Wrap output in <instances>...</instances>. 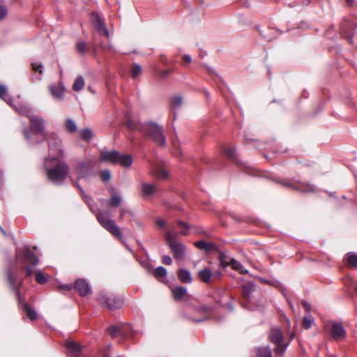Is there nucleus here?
I'll return each instance as SVG.
<instances>
[{
	"label": "nucleus",
	"instance_id": "obj_1",
	"mask_svg": "<svg viewBox=\"0 0 357 357\" xmlns=\"http://www.w3.org/2000/svg\"><path fill=\"white\" fill-rule=\"evenodd\" d=\"M17 271L18 268L16 265L15 266L10 265L6 268L4 271L6 279L10 289L16 296L19 308L26 313L30 320H36L37 319L36 311L25 302L24 299L22 298L21 296V287L23 285V279L19 278Z\"/></svg>",
	"mask_w": 357,
	"mask_h": 357
},
{
	"label": "nucleus",
	"instance_id": "obj_2",
	"mask_svg": "<svg viewBox=\"0 0 357 357\" xmlns=\"http://www.w3.org/2000/svg\"><path fill=\"white\" fill-rule=\"evenodd\" d=\"M125 126L130 131H138L149 137L158 146L165 147L167 144L162 126L155 123L149 122L142 123L137 121L128 118L125 121Z\"/></svg>",
	"mask_w": 357,
	"mask_h": 357
},
{
	"label": "nucleus",
	"instance_id": "obj_3",
	"mask_svg": "<svg viewBox=\"0 0 357 357\" xmlns=\"http://www.w3.org/2000/svg\"><path fill=\"white\" fill-rule=\"evenodd\" d=\"M15 260L16 262L22 264L21 268L25 271L26 277L33 274V271L31 267L38 264V258L29 246L15 250Z\"/></svg>",
	"mask_w": 357,
	"mask_h": 357
},
{
	"label": "nucleus",
	"instance_id": "obj_4",
	"mask_svg": "<svg viewBox=\"0 0 357 357\" xmlns=\"http://www.w3.org/2000/svg\"><path fill=\"white\" fill-rule=\"evenodd\" d=\"M100 158L102 161L119 164L125 167H130L132 163V158L130 155H121L117 151H101Z\"/></svg>",
	"mask_w": 357,
	"mask_h": 357
},
{
	"label": "nucleus",
	"instance_id": "obj_5",
	"mask_svg": "<svg viewBox=\"0 0 357 357\" xmlns=\"http://www.w3.org/2000/svg\"><path fill=\"white\" fill-rule=\"evenodd\" d=\"M96 218L100 225L108 231L113 236L119 240H121L123 238L119 227L115 224L114 220L108 217L106 212H98L96 214Z\"/></svg>",
	"mask_w": 357,
	"mask_h": 357
},
{
	"label": "nucleus",
	"instance_id": "obj_6",
	"mask_svg": "<svg viewBox=\"0 0 357 357\" xmlns=\"http://www.w3.org/2000/svg\"><path fill=\"white\" fill-rule=\"evenodd\" d=\"M55 158L53 157L52 159H45V167L47 171V175L48 178H64L69 173V167L64 162H59L54 168H49L47 167V162L50 160H54Z\"/></svg>",
	"mask_w": 357,
	"mask_h": 357
},
{
	"label": "nucleus",
	"instance_id": "obj_7",
	"mask_svg": "<svg viewBox=\"0 0 357 357\" xmlns=\"http://www.w3.org/2000/svg\"><path fill=\"white\" fill-rule=\"evenodd\" d=\"M325 332L330 337L336 341H342L346 338L347 332L342 324L336 321H329L324 327Z\"/></svg>",
	"mask_w": 357,
	"mask_h": 357
},
{
	"label": "nucleus",
	"instance_id": "obj_8",
	"mask_svg": "<svg viewBox=\"0 0 357 357\" xmlns=\"http://www.w3.org/2000/svg\"><path fill=\"white\" fill-rule=\"evenodd\" d=\"M98 303L103 307H107L109 310H115L122 307L123 300L116 296L108 297L105 294H100L97 296Z\"/></svg>",
	"mask_w": 357,
	"mask_h": 357
},
{
	"label": "nucleus",
	"instance_id": "obj_9",
	"mask_svg": "<svg viewBox=\"0 0 357 357\" xmlns=\"http://www.w3.org/2000/svg\"><path fill=\"white\" fill-rule=\"evenodd\" d=\"M178 234H176V236ZM176 237L170 231H168L165 235L166 241L173 252L174 257L178 259L183 255L185 248L182 243L176 241Z\"/></svg>",
	"mask_w": 357,
	"mask_h": 357
},
{
	"label": "nucleus",
	"instance_id": "obj_10",
	"mask_svg": "<svg viewBox=\"0 0 357 357\" xmlns=\"http://www.w3.org/2000/svg\"><path fill=\"white\" fill-rule=\"evenodd\" d=\"M91 20L93 27L100 34L104 35L106 38H109V33L105 26L103 17L94 12L91 15Z\"/></svg>",
	"mask_w": 357,
	"mask_h": 357
},
{
	"label": "nucleus",
	"instance_id": "obj_11",
	"mask_svg": "<svg viewBox=\"0 0 357 357\" xmlns=\"http://www.w3.org/2000/svg\"><path fill=\"white\" fill-rule=\"evenodd\" d=\"M29 121L30 129L33 133H39L43 136L46 134L45 132L44 120L42 117L33 115L30 116Z\"/></svg>",
	"mask_w": 357,
	"mask_h": 357
},
{
	"label": "nucleus",
	"instance_id": "obj_12",
	"mask_svg": "<svg viewBox=\"0 0 357 357\" xmlns=\"http://www.w3.org/2000/svg\"><path fill=\"white\" fill-rule=\"evenodd\" d=\"M280 185L287 187L292 190H298V191H307L310 190L307 188L303 187L301 184L299 180H275Z\"/></svg>",
	"mask_w": 357,
	"mask_h": 357
},
{
	"label": "nucleus",
	"instance_id": "obj_13",
	"mask_svg": "<svg viewBox=\"0 0 357 357\" xmlns=\"http://www.w3.org/2000/svg\"><path fill=\"white\" fill-rule=\"evenodd\" d=\"M43 137L44 139L47 141L50 149L61 153V140L57 135L54 133H51L50 135L45 134Z\"/></svg>",
	"mask_w": 357,
	"mask_h": 357
},
{
	"label": "nucleus",
	"instance_id": "obj_14",
	"mask_svg": "<svg viewBox=\"0 0 357 357\" xmlns=\"http://www.w3.org/2000/svg\"><path fill=\"white\" fill-rule=\"evenodd\" d=\"M255 291V284L252 282H248L242 287V297L243 301L242 305L246 308L247 304L250 301L252 292Z\"/></svg>",
	"mask_w": 357,
	"mask_h": 357
},
{
	"label": "nucleus",
	"instance_id": "obj_15",
	"mask_svg": "<svg viewBox=\"0 0 357 357\" xmlns=\"http://www.w3.org/2000/svg\"><path fill=\"white\" fill-rule=\"evenodd\" d=\"M242 169V171L245 172L249 176L259 177L261 178H271V176L265 172L255 169L251 167H247L244 165H241L239 167Z\"/></svg>",
	"mask_w": 357,
	"mask_h": 357
},
{
	"label": "nucleus",
	"instance_id": "obj_16",
	"mask_svg": "<svg viewBox=\"0 0 357 357\" xmlns=\"http://www.w3.org/2000/svg\"><path fill=\"white\" fill-rule=\"evenodd\" d=\"M213 271L210 267H205L197 273L199 280L207 284L213 283Z\"/></svg>",
	"mask_w": 357,
	"mask_h": 357
},
{
	"label": "nucleus",
	"instance_id": "obj_17",
	"mask_svg": "<svg viewBox=\"0 0 357 357\" xmlns=\"http://www.w3.org/2000/svg\"><path fill=\"white\" fill-rule=\"evenodd\" d=\"M74 289L80 296H85L90 291V287L86 280L82 279L77 280L74 284Z\"/></svg>",
	"mask_w": 357,
	"mask_h": 357
},
{
	"label": "nucleus",
	"instance_id": "obj_18",
	"mask_svg": "<svg viewBox=\"0 0 357 357\" xmlns=\"http://www.w3.org/2000/svg\"><path fill=\"white\" fill-rule=\"evenodd\" d=\"M51 95L59 100H62L63 94L66 91L62 84L59 83L58 84H51L48 87Z\"/></svg>",
	"mask_w": 357,
	"mask_h": 357
},
{
	"label": "nucleus",
	"instance_id": "obj_19",
	"mask_svg": "<svg viewBox=\"0 0 357 357\" xmlns=\"http://www.w3.org/2000/svg\"><path fill=\"white\" fill-rule=\"evenodd\" d=\"M171 291L172 297L176 301H179L183 299L188 295L187 289L182 286H176L175 287H172Z\"/></svg>",
	"mask_w": 357,
	"mask_h": 357
},
{
	"label": "nucleus",
	"instance_id": "obj_20",
	"mask_svg": "<svg viewBox=\"0 0 357 357\" xmlns=\"http://www.w3.org/2000/svg\"><path fill=\"white\" fill-rule=\"evenodd\" d=\"M194 244L198 249L205 250L206 252L218 250V247L215 243H208L204 240L196 241Z\"/></svg>",
	"mask_w": 357,
	"mask_h": 357
},
{
	"label": "nucleus",
	"instance_id": "obj_21",
	"mask_svg": "<svg viewBox=\"0 0 357 357\" xmlns=\"http://www.w3.org/2000/svg\"><path fill=\"white\" fill-rule=\"evenodd\" d=\"M270 341L273 344L282 343L284 340L282 331L279 328H273L269 335Z\"/></svg>",
	"mask_w": 357,
	"mask_h": 357
},
{
	"label": "nucleus",
	"instance_id": "obj_22",
	"mask_svg": "<svg viewBox=\"0 0 357 357\" xmlns=\"http://www.w3.org/2000/svg\"><path fill=\"white\" fill-rule=\"evenodd\" d=\"M346 266L349 268H357V255L353 252L346 254L343 259Z\"/></svg>",
	"mask_w": 357,
	"mask_h": 357
},
{
	"label": "nucleus",
	"instance_id": "obj_23",
	"mask_svg": "<svg viewBox=\"0 0 357 357\" xmlns=\"http://www.w3.org/2000/svg\"><path fill=\"white\" fill-rule=\"evenodd\" d=\"M178 279L185 284H190L192 282V278L190 272L185 268H181L177 271Z\"/></svg>",
	"mask_w": 357,
	"mask_h": 357
},
{
	"label": "nucleus",
	"instance_id": "obj_24",
	"mask_svg": "<svg viewBox=\"0 0 357 357\" xmlns=\"http://www.w3.org/2000/svg\"><path fill=\"white\" fill-rule=\"evenodd\" d=\"M66 347L68 351L72 353L75 357H78L82 350V347L73 341H68L66 343Z\"/></svg>",
	"mask_w": 357,
	"mask_h": 357
},
{
	"label": "nucleus",
	"instance_id": "obj_25",
	"mask_svg": "<svg viewBox=\"0 0 357 357\" xmlns=\"http://www.w3.org/2000/svg\"><path fill=\"white\" fill-rule=\"evenodd\" d=\"M92 164L89 162H79L76 164L75 169L81 175H84L91 168Z\"/></svg>",
	"mask_w": 357,
	"mask_h": 357
},
{
	"label": "nucleus",
	"instance_id": "obj_26",
	"mask_svg": "<svg viewBox=\"0 0 357 357\" xmlns=\"http://www.w3.org/2000/svg\"><path fill=\"white\" fill-rule=\"evenodd\" d=\"M224 155L229 158L231 161L238 165V159L235 149L233 147H224L222 150Z\"/></svg>",
	"mask_w": 357,
	"mask_h": 357
},
{
	"label": "nucleus",
	"instance_id": "obj_27",
	"mask_svg": "<svg viewBox=\"0 0 357 357\" xmlns=\"http://www.w3.org/2000/svg\"><path fill=\"white\" fill-rule=\"evenodd\" d=\"M107 205L112 208H117L122 203V198L117 194H114L107 201Z\"/></svg>",
	"mask_w": 357,
	"mask_h": 357
},
{
	"label": "nucleus",
	"instance_id": "obj_28",
	"mask_svg": "<svg viewBox=\"0 0 357 357\" xmlns=\"http://www.w3.org/2000/svg\"><path fill=\"white\" fill-rule=\"evenodd\" d=\"M216 251L219 254L218 260L220 261L221 267H222L223 268H225L226 267L229 266V264H230V259H231L229 258V257L227 256L222 251L220 250L219 249H218V250H216Z\"/></svg>",
	"mask_w": 357,
	"mask_h": 357
},
{
	"label": "nucleus",
	"instance_id": "obj_29",
	"mask_svg": "<svg viewBox=\"0 0 357 357\" xmlns=\"http://www.w3.org/2000/svg\"><path fill=\"white\" fill-rule=\"evenodd\" d=\"M256 357H272V352L269 347H258L255 349Z\"/></svg>",
	"mask_w": 357,
	"mask_h": 357
},
{
	"label": "nucleus",
	"instance_id": "obj_30",
	"mask_svg": "<svg viewBox=\"0 0 357 357\" xmlns=\"http://www.w3.org/2000/svg\"><path fill=\"white\" fill-rule=\"evenodd\" d=\"M349 27H350V23L347 21L344 22L341 25L340 32V34L344 38H345L349 41V43L350 44H351L352 43L351 34L350 33H348L347 31L346 30Z\"/></svg>",
	"mask_w": 357,
	"mask_h": 357
},
{
	"label": "nucleus",
	"instance_id": "obj_31",
	"mask_svg": "<svg viewBox=\"0 0 357 357\" xmlns=\"http://www.w3.org/2000/svg\"><path fill=\"white\" fill-rule=\"evenodd\" d=\"M142 192L145 195L150 196V195H153L156 192L157 187L153 184H148L146 183H143L142 185Z\"/></svg>",
	"mask_w": 357,
	"mask_h": 357
},
{
	"label": "nucleus",
	"instance_id": "obj_32",
	"mask_svg": "<svg viewBox=\"0 0 357 357\" xmlns=\"http://www.w3.org/2000/svg\"><path fill=\"white\" fill-rule=\"evenodd\" d=\"M155 172L160 178H167L169 173L163 164H158L155 167Z\"/></svg>",
	"mask_w": 357,
	"mask_h": 357
},
{
	"label": "nucleus",
	"instance_id": "obj_33",
	"mask_svg": "<svg viewBox=\"0 0 357 357\" xmlns=\"http://www.w3.org/2000/svg\"><path fill=\"white\" fill-rule=\"evenodd\" d=\"M229 266H231L232 269L238 271L242 274L248 273V271L243 269V266L239 261L234 259H230Z\"/></svg>",
	"mask_w": 357,
	"mask_h": 357
},
{
	"label": "nucleus",
	"instance_id": "obj_34",
	"mask_svg": "<svg viewBox=\"0 0 357 357\" xmlns=\"http://www.w3.org/2000/svg\"><path fill=\"white\" fill-rule=\"evenodd\" d=\"M16 111L21 115L26 116L29 119H30V116H33L31 108L27 105H20L16 107Z\"/></svg>",
	"mask_w": 357,
	"mask_h": 357
},
{
	"label": "nucleus",
	"instance_id": "obj_35",
	"mask_svg": "<svg viewBox=\"0 0 357 357\" xmlns=\"http://www.w3.org/2000/svg\"><path fill=\"white\" fill-rule=\"evenodd\" d=\"M84 86V78L82 76H78L75 79V80L73 84V89L75 91H79L83 89Z\"/></svg>",
	"mask_w": 357,
	"mask_h": 357
},
{
	"label": "nucleus",
	"instance_id": "obj_36",
	"mask_svg": "<svg viewBox=\"0 0 357 357\" xmlns=\"http://www.w3.org/2000/svg\"><path fill=\"white\" fill-rule=\"evenodd\" d=\"M108 333L111 335L112 337H115L119 335H121L122 331L121 329L116 326H112L107 328Z\"/></svg>",
	"mask_w": 357,
	"mask_h": 357
},
{
	"label": "nucleus",
	"instance_id": "obj_37",
	"mask_svg": "<svg viewBox=\"0 0 357 357\" xmlns=\"http://www.w3.org/2000/svg\"><path fill=\"white\" fill-rule=\"evenodd\" d=\"M0 98L3 99L8 104H10V102L11 101V99L8 96L7 88L3 84L0 85Z\"/></svg>",
	"mask_w": 357,
	"mask_h": 357
},
{
	"label": "nucleus",
	"instance_id": "obj_38",
	"mask_svg": "<svg viewBox=\"0 0 357 357\" xmlns=\"http://www.w3.org/2000/svg\"><path fill=\"white\" fill-rule=\"evenodd\" d=\"M35 280L40 284H44L48 280V275L43 274L41 272H38L36 273Z\"/></svg>",
	"mask_w": 357,
	"mask_h": 357
},
{
	"label": "nucleus",
	"instance_id": "obj_39",
	"mask_svg": "<svg viewBox=\"0 0 357 357\" xmlns=\"http://www.w3.org/2000/svg\"><path fill=\"white\" fill-rule=\"evenodd\" d=\"M183 102L182 98L180 96H176L171 98L170 105L172 108H178L181 106Z\"/></svg>",
	"mask_w": 357,
	"mask_h": 357
},
{
	"label": "nucleus",
	"instance_id": "obj_40",
	"mask_svg": "<svg viewBox=\"0 0 357 357\" xmlns=\"http://www.w3.org/2000/svg\"><path fill=\"white\" fill-rule=\"evenodd\" d=\"M66 129L69 132H74L77 130V126L75 123L70 119H67L66 121Z\"/></svg>",
	"mask_w": 357,
	"mask_h": 357
},
{
	"label": "nucleus",
	"instance_id": "obj_41",
	"mask_svg": "<svg viewBox=\"0 0 357 357\" xmlns=\"http://www.w3.org/2000/svg\"><path fill=\"white\" fill-rule=\"evenodd\" d=\"M80 137L84 141H89L92 137V132L89 128H85L81 130Z\"/></svg>",
	"mask_w": 357,
	"mask_h": 357
},
{
	"label": "nucleus",
	"instance_id": "obj_42",
	"mask_svg": "<svg viewBox=\"0 0 357 357\" xmlns=\"http://www.w3.org/2000/svg\"><path fill=\"white\" fill-rule=\"evenodd\" d=\"M130 71L132 77L135 79L142 73V68L139 64L134 63L130 68Z\"/></svg>",
	"mask_w": 357,
	"mask_h": 357
},
{
	"label": "nucleus",
	"instance_id": "obj_43",
	"mask_svg": "<svg viewBox=\"0 0 357 357\" xmlns=\"http://www.w3.org/2000/svg\"><path fill=\"white\" fill-rule=\"evenodd\" d=\"M167 275V270L162 267L159 266L156 268L154 271V276L157 278H164Z\"/></svg>",
	"mask_w": 357,
	"mask_h": 357
},
{
	"label": "nucleus",
	"instance_id": "obj_44",
	"mask_svg": "<svg viewBox=\"0 0 357 357\" xmlns=\"http://www.w3.org/2000/svg\"><path fill=\"white\" fill-rule=\"evenodd\" d=\"M174 71V68H169L164 70H160L158 72V76L160 79H165L169 75L173 73Z\"/></svg>",
	"mask_w": 357,
	"mask_h": 357
},
{
	"label": "nucleus",
	"instance_id": "obj_45",
	"mask_svg": "<svg viewBox=\"0 0 357 357\" xmlns=\"http://www.w3.org/2000/svg\"><path fill=\"white\" fill-rule=\"evenodd\" d=\"M76 50L80 54H84L86 52V43L83 41H79L76 43Z\"/></svg>",
	"mask_w": 357,
	"mask_h": 357
},
{
	"label": "nucleus",
	"instance_id": "obj_46",
	"mask_svg": "<svg viewBox=\"0 0 357 357\" xmlns=\"http://www.w3.org/2000/svg\"><path fill=\"white\" fill-rule=\"evenodd\" d=\"M275 353L277 355H280L284 353L287 346L283 343L275 344Z\"/></svg>",
	"mask_w": 357,
	"mask_h": 357
},
{
	"label": "nucleus",
	"instance_id": "obj_47",
	"mask_svg": "<svg viewBox=\"0 0 357 357\" xmlns=\"http://www.w3.org/2000/svg\"><path fill=\"white\" fill-rule=\"evenodd\" d=\"M126 214H128L130 215H132V212L128 209V208H123L121 209L120 211V213H119V220H122L125 216Z\"/></svg>",
	"mask_w": 357,
	"mask_h": 357
},
{
	"label": "nucleus",
	"instance_id": "obj_48",
	"mask_svg": "<svg viewBox=\"0 0 357 357\" xmlns=\"http://www.w3.org/2000/svg\"><path fill=\"white\" fill-rule=\"evenodd\" d=\"M302 325L305 329H309L312 325V321L309 318L305 317L303 319Z\"/></svg>",
	"mask_w": 357,
	"mask_h": 357
},
{
	"label": "nucleus",
	"instance_id": "obj_49",
	"mask_svg": "<svg viewBox=\"0 0 357 357\" xmlns=\"http://www.w3.org/2000/svg\"><path fill=\"white\" fill-rule=\"evenodd\" d=\"M32 70L35 72H38L40 74L43 73V66L40 63H31Z\"/></svg>",
	"mask_w": 357,
	"mask_h": 357
},
{
	"label": "nucleus",
	"instance_id": "obj_50",
	"mask_svg": "<svg viewBox=\"0 0 357 357\" xmlns=\"http://www.w3.org/2000/svg\"><path fill=\"white\" fill-rule=\"evenodd\" d=\"M172 146L174 149V154H176L177 155L181 154V151L180 150V147H179L178 143L177 142V141L173 139L172 140Z\"/></svg>",
	"mask_w": 357,
	"mask_h": 357
},
{
	"label": "nucleus",
	"instance_id": "obj_51",
	"mask_svg": "<svg viewBox=\"0 0 357 357\" xmlns=\"http://www.w3.org/2000/svg\"><path fill=\"white\" fill-rule=\"evenodd\" d=\"M8 11L5 6L0 5V21L3 20L7 15Z\"/></svg>",
	"mask_w": 357,
	"mask_h": 357
},
{
	"label": "nucleus",
	"instance_id": "obj_52",
	"mask_svg": "<svg viewBox=\"0 0 357 357\" xmlns=\"http://www.w3.org/2000/svg\"><path fill=\"white\" fill-rule=\"evenodd\" d=\"M162 262L165 265H171L172 260L169 255H164L162 257Z\"/></svg>",
	"mask_w": 357,
	"mask_h": 357
},
{
	"label": "nucleus",
	"instance_id": "obj_53",
	"mask_svg": "<svg viewBox=\"0 0 357 357\" xmlns=\"http://www.w3.org/2000/svg\"><path fill=\"white\" fill-rule=\"evenodd\" d=\"M111 174L109 170H103L100 172V178H110Z\"/></svg>",
	"mask_w": 357,
	"mask_h": 357
},
{
	"label": "nucleus",
	"instance_id": "obj_54",
	"mask_svg": "<svg viewBox=\"0 0 357 357\" xmlns=\"http://www.w3.org/2000/svg\"><path fill=\"white\" fill-rule=\"evenodd\" d=\"M155 224L158 228H164L166 226V222L162 219L156 220Z\"/></svg>",
	"mask_w": 357,
	"mask_h": 357
},
{
	"label": "nucleus",
	"instance_id": "obj_55",
	"mask_svg": "<svg viewBox=\"0 0 357 357\" xmlns=\"http://www.w3.org/2000/svg\"><path fill=\"white\" fill-rule=\"evenodd\" d=\"M213 282L215 279H220L223 275V273L220 271H216L214 273L213 272Z\"/></svg>",
	"mask_w": 357,
	"mask_h": 357
},
{
	"label": "nucleus",
	"instance_id": "obj_56",
	"mask_svg": "<svg viewBox=\"0 0 357 357\" xmlns=\"http://www.w3.org/2000/svg\"><path fill=\"white\" fill-rule=\"evenodd\" d=\"M177 224L179 227H181L185 229H188L190 227V226L188 224H187L186 222L181 221V220L178 221Z\"/></svg>",
	"mask_w": 357,
	"mask_h": 357
},
{
	"label": "nucleus",
	"instance_id": "obj_57",
	"mask_svg": "<svg viewBox=\"0 0 357 357\" xmlns=\"http://www.w3.org/2000/svg\"><path fill=\"white\" fill-rule=\"evenodd\" d=\"M22 134H23V136H24L25 139H26V140H29L30 139L31 135H30V133H29V132L28 131L27 129H25V128L23 129Z\"/></svg>",
	"mask_w": 357,
	"mask_h": 357
},
{
	"label": "nucleus",
	"instance_id": "obj_58",
	"mask_svg": "<svg viewBox=\"0 0 357 357\" xmlns=\"http://www.w3.org/2000/svg\"><path fill=\"white\" fill-rule=\"evenodd\" d=\"M302 305L306 311L310 312L311 307L310 305L307 301H303Z\"/></svg>",
	"mask_w": 357,
	"mask_h": 357
},
{
	"label": "nucleus",
	"instance_id": "obj_59",
	"mask_svg": "<svg viewBox=\"0 0 357 357\" xmlns=\"http://www.w3.org/2000/svg\"><path fill=\"white\" fill-rule=\"evenodd\" d=\"M183 61L185 62V63H190L191 61H192V59H191V56L190 55H184L183 56Z\"/></svg>",
	"mask_w": 357,
	"mask_h": 357
},
{
	"label": "nucleus",
	"instance_id": "obj_60",
	"mask_svg": "<svg viewBox=\"0 0 357 357\" xmlns=\"http://www.w3.org/2000/svg\"><path fill=\"white\" fill-rule=\"evenodd\" d=\"M60 288L63 289H64L66 291H70L72 289V286L71 285H68V284H67V285H61V286H60Z\"/></svg>",
	"mask_w": 357,
	"mask_h": 357
},
{
	"label": "nucleus",
	"instance_id": "obj_61",
	"mask_svg": "<svg viewBox=\"0 0 357 357\" xmlns=\"http://www.w3.org/2000/svg\"><path fill=\"white\" fill-rule=\"evenodd\" d=\"M243 137H244L245 143L248 142L250 141H254V139H252V137H249L248 134H244Z\"/></svg>",
	"mask_w": 357,
	"mask_h": 357
},
{
	"label": "nucleus",
	"instance_id": "obj_62",
	"mask_svg": "<svg viewBox=\"0 0 357 357\" xmlns=\"http://www.w3.org/2000/svg\"><path fill=\"white\" fill-rule=\"evenodd\" d=\"M231 217L237 222L243 221L241 219L238 218L235 214H230Z\"/></svg>",
	"mask_w": 357,
	"mask_h": 357
},
{
	"label": "nucleus",
	"instance_id": "obj_63",
	"mask_svg": "<svg viewBox=\"0 0 357 357\" xmlns=\"http://www.w3.org/2000/svg\"><path fill=\"white\" fill-rule=\"evenodd\" d=\"M202 310L206 312H210L212 310V308L211 307H203Z\"/></svg>",
	"mask_w": 357,
	"mask_h": 357
},
{
	"label": "nucleus",
	"instance_id": "obj_64",
	"mask_svg": "<svg viewBox=\"0 0 357 357\" xmlns=\"http://www.w3.org/2000/svg\"><path fill=\"white\" fill-rule=\"evenodd\" d=\"M0 231L5 236H7L6 231L0 226Z\"/></svg>",
	"mask_w": 357,
	"mask_h": 357
}]
</instances>
